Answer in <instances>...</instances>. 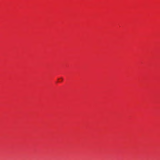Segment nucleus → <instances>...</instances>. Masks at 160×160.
I'll return each instance as SVG.
<instances>
[{
    "mask_svg": "<svg viewBox=\"0 0 160 160\" xmlns=\"http://www.w3.org/2000/svg\"><path fill=\"white\" fill-rule=\"evenodd\" d=\"M60 80H61L60 82L62 81V80H63V79H62V78H60Z\"/></svg>",
    "mask_w": 160,
    "mask_h": 160,
    "instance_id": "nucleus-1",
    "label": "nucleus"
}]
</instances>
